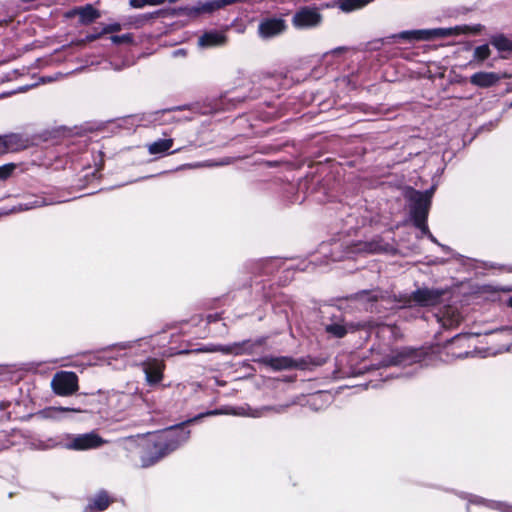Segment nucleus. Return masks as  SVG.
I'll return each instance as SVG.
<instances>
[{
  "mask_svg": "<svg viewBox=\"0 0 512 512\" xmlns=\"http://www.w3.org/2000/svg\"><path fill=\"white\" fill-rule=\"evenodd\" d=\"M51 386L56 394L68 396L78 390V378L74 372H58L54 375Z\"/></svg>",
  "mask_w": 512,
  "mask_h": 512,
  "instance_id": "nucleus-1",
  "label": "nucleus"
},
{
  "mask_svg": "<svg viewBox=\"0 0 512 512\" xmlns=\"http://www.w3.org/2000/svg\"><path fill=\"white\" fill-rule=\"evenodd\" d=\"M322 14L316 7H302L292 18V24L298 29L313 28L322 22Z\"/></svg>",
  "mask_w": 512,
  "mask_h": 512,
  "instance_id": "nucleus-2",
  "label": "nucleus"
},
{
  "mask_svg": "<svg viewBox=\"0 0 512 512\" xmlns=\"http://www.w3.org/2000/svg\"><path fill=\"white\" fill-rule=\"evenodd\" d=\"M106 441L101 438L97 433L90 432L86 434L77 435L68 444V448L73 450H88L94 449L105 444Z\"/></svg>",
  "mask_w": 512,
  "mask_h": 512,
  "instance_id": "nucleus-3",
  "label": "nucleus"
},
{
  "mask_svg": "<svg viewBox=\"0 0 512 512\" xmlns=\"http://www.w3.org/2000/svg\"><path fill=\"white\" fill-rule=\"evenodd\" d=\"M286 23L281 18H269L260 22L258 33L262 38H271L285 31Z\"/></svg>",
  "mask_w": 512,
  "mask_h": 512,
  "instance_id": "nucleus-4",
  "label": "nucleus"
},
{
  "mask_svg": "<svg viewBox=\"0 0 512 512\" xmlns=\"http://www.w3.org/2000/svg\"><path fill=\"white\" fill-rule=\"evenodd\" d=\"M66 18L79 17V22L88 25L100 17V12L92 5L73 8L65 13Z\"/></svg>",
  "mask_w": 512,
  "mask_h": 512,
  "instance_id": "nucleus-5",
  "label": "nucleus"
},
{
  "mask_svg": "<svg viewBox=\"0 0 512 512\" xmlns=\"http://www.w3.org/2000/svg\"><path fill=\"white\" fill-rule=\"evenodd\" d=\"M465 32L460 27L415 30L416 40H432Z\"/></svg>",
  "mask_w": 512,
  "mask_h": 512,
  "instance_id": "nucleus-6",
  "label": "nucleus"
},
{
  "mask_svg": "<svg viewBox=\"0 0 512 512\" xmlns=\"http://www.w3.org/2000/svg\"><path fill=\"white\" fill-rule=\"evenodd\" d=\"M500 76L494 72H477L470 77V82L480 88H488L496 85Z\"/></svg>",
  "mask_w": 512,
  "mask_h": 512,
  "instance_id": "nucleus-7",
  "label": "nucleus"
},
{
  "mask_svg": "<svg viewBox=\"0 0 512 512\" xmlns=\"http://www.w3.org/2000/svg\"><path fill=\"white\" fill-rule=\"evenodd\" d=\"M226 36L223 33L210 31L204 33L198 39V45L202 48L222 46L226 43Z\"/></svg>",
  "mask_w": 512,
  "mask_h": 512,
  "instance_id": "nucleus-8",
  "label": "nucleus"
},
{
  "mask_svg": "<svg viewBox=\"0 0 512 512\" xmlns=\"http://www.w3.org/2000/svg\"><path fill=\"white\" fill-rule=\"evenodd\" d=\"M441 295L442 292L439 290L419 289L414 292L413 299L421 305H434Z\"/></svg>",
  "mask_w": 512,
  "mask_h": 512,
  "instance_id": "nucleus-9",
  "label": "nucleus"
},
{
  "mask_svg": "<svg viewBox=\"0 0 512 512\" xmlns=\"http://www.w3.org/2000/svg\"><path fill=\"white\" fill-rule=\"evenodd\" d=\"M163 369V363L157 360L149 361L145 366V374L147 381L151 384L159 383L163 377Z\"/></svg>",
  "mask_w": 512,
  "mask_h": 512,
  "instance_id": "nucleus-10",
  "label": "nucleus"
},
{
  "mask_svg": "<svg viewBox=\"0 0 512 512\" xmlns=\"http://www.w3.org/2000/svg\"><path fill=\"white\" fill-rule=\"evenodd\" d=\"M374 0H338V8L345 13H350L364 8Z\"/></svg>",
  "mask_w": 512,
  "mask_h": 512,
  "instance_id": "nucleus-11",
  "label": "nucleus"
},
{
  "mask_svg": "<svg viewBox=\"0 0 512 512\" xmlns=\"http://www.w3.org/2000/svg\"><path fill=\"white\" fill-rule=\"evenodd\" d=\"M173 146V139H160L148 145L150 154L165 153Z\"/></svg>",
  "mask_w": 512,
  "mask_h": 512,
  "instance_id": "nucleus-12",
  "label": "nucleus"
},
{
  "mask_svg": "<svg viewBox=\"0 0 512 512\" xmlns=\"http://www.w3.org/2000/svg\"><path fill=\"white\" fill-rule=\"evenodd\" d=\"M491 44L499 51L512 52V40H509L504 35H496L491 39Z\"/></svg>",
  "mask_w": 512,
  "mask_h": 512,
  "instance_id": "nucleus-13",
  "label": "nucleus"
},
{
  "mask_svg": "<svg viewBox=\"0 0 512 512\" xmlns=\"http://www.w3.org/2000/svg\"><path fill=\"white\" fill-rule=\"evenodd\" d=\"M166 0H130V6L133 8H143L145 6H157L164 3Z\"/></svg>",
  "mask_w": 512,
  "mask_h": 512,
  "instance_id": "nucleus-14",
  "label": "nucleus"
},
{
  "mask_svg": "<svg viewBox=\"0 0 512 512\" xmlns=\"http://www.w3.org/2000/svg\"><path fill=\"white\" fill-rule=\"evenodd\" d=\"M109 504L110 500L105 493L98 494L93 501V507H95L98 510L106 509L109 506Z\"/></svg>",
  "mask_w": 512,
  "mask_h": 512,
  "instance_id": "nucleus-15",
  "label": "nucleus"
},
{
  "mask_svg": "<svg viewBox=\"0 0 512 512\" xmlns=\"http://www.w3.org/2000/svg\"><path fill=\"white\" fill-rule=\"evenodd\" d=\"M490 48L488 45H481L475 48L474 50V58L479 61H484L490 56Z\"/></svg>",
  "mask_w": 512,
  "mask_h": 512,
  "instance_id": "nucleus-16",
  "label": "nucleus"
},
{
  "mask_svg": "<svg viewBox=\"0 0 512 512\" xmlns=\"http://www.w3.org/2000/svg\"><path fill=\"white\" fill-rule=\"evenodd\" d=\"M269 363L275 369H285L292 365V361L286 357L271 359Z\"/></svg>",
  "mask_w": 512,
  "mask_h": 512,
  "instance_id": "nucleus-17",
  "label": "nucleus"
},
{
  "mask_svg": "<svg viewBox=\"0 0 512 512\" xmlns=\"http://www.w3.org/2000/svg\"><path fill=\"white\" fill-rule=\"evenodd\" d=\"M15 168L16 165L14 163H8L0 166V180H6L9 178L13 174Z\"/></svg>",
  "mask_w": 512,
  "mask_h": 512,
  "instance_id": "nucleus-18",
  "label": "nucleus"
},
{
  "mask_svg": "<svg viewBox=\"0 0 512 512\" xmlns=\"http://www.w3.org/2000/svg\"><path fill=\"white\" fill-rule=\"evenodd\" d=\"M327 331L337 337H343L346 334V329L340 324H333L327 327Z\"/></svg>",
  "mask_w": 512,
  "mask_h": 512,
  "instance_id": "nucleus-19",
  "label": "nucleus"
},
{
  "mask_svg": "<svg viewBox=\"0 0 512 512\" xmlns=\"http://www.w3.org/2000/svg\"><path fill=\"white\" fill-rule=\"evenodd\" d=\"M110 39L114 44L132 43L133 41V37L131 34H124L120 36L116 35L112 36Z\"/></svg>",
  "mask_w": 512,
  "mask_h": 512,
  "instance_id": "nucleus-20",
  "label": "nucleus"
},
{
  "mask_svg": "<svg viewBox=\"0 0 512 512\" xmlns=\"http://www.w3.org/2000/svg\"><path fill=\"white\" fill-rule=\"evenodd\" d=\"M121 25L119 23H113V24H109V25H106L103 29H102V32L101 34H109V33H113V32H118L121 30Z\"/></svg>",
  "mask_w": 512,
  "mask_h": 512,
  "instance_id": "nucleus-21",
  "label": "nucleus"
},
{
  "mask_svg": "<svg viewBox=\"0 0 512 512\" xmlns=\"http://www.w3.org/2000/svg\"><path fill=\"white\" fill-rule=\"evenodd\" d=\"M399 37L402 38V39H407V40H416L415 30H413V31H404V32L399 34Z\"/></svg>",
  "mask_w": 512,
  "mask_h": 512,
  "instance_id": "nucleus-22",
  "label": "nucleus"
},
{
  "mask_svg": "<svg viewBox=\"0 0 512 512\" xmlns=\"http://www.w3.org/2000/svg\"><path fill=\"white\" fill-rule=\"evenodd\" d=\"M49 411H50L51 413H56V412H66V411L80 412V410H78V409H74V408H63V407H59V408H51Z\"/></svg>",
  "mask_w": 512,
  "mask_h": 512,
  "instance_id": "nucleus-23",
  "label": "nucleus"
},
{
  "mask_svg": "<svg viewBox=\"0 0 512 512\" xmlns=\"http://www.w3.org/2000/svg\"><path fill=\"white\" fill-rule=\"evenodd\" d=\"M197 352H216V351H224L218 347H206L196 350Z\"/></svg>",
  "mask_w": 512,
  "mask_h": 512,
  "instance_id": "nucleus-24",
  "label": "nucleus"
},
{
  "mask_svg": "<svg viewBox=\"0 0 512 512\" xmlns=\"http://www.w3.org/2000/svg\"><path fill=\"white\" fill-rule=\"evenodd\" d=\"M7 149V142L3 136L0 135V151L5 152Z\"/></svg>",
  "mask_w": 512,
  "mask_h": 512,
  "instance_id": "nucleus-25",
  "label": "nucleus"
},
{
  "mask_svg": "<svg viewBox=\"0 0 512 512\" xmlns=\"http://www.w3.org/2000/svg\"><path fill=\"white\" fill-rule=\"evenodd\" d=\"M100 35H102V34L100 33V34H97V35H90V36L87 37V40L88 41L96 40L97 38L100 37Z\"/></svg>",
  "mask_w": 512,
  "mask_h": 512,
  "instance_id": "nucleus-26",
  "label": "nucleus"
},
{
  "mask_svg": "<svg viewBox=\"0 0 512 512\" xmlns=\"http://www.w3.org/2000/svg\"><path fill=\"white\" fill-rule=\"evenodd\" d=\"M42 205H45L44 202H36L33 207H39V206H42Z\"/></svg>",
  "mask_w": 512,
  "mask_h": 512,
  "instance_id": "nucleus-27",
  "label": "nucleus"
},
{
  "mask_svg": "<svg viewBox=\"0 0 512 512\" xmlns=\"http://www.w3.org/2000/svg\"><path fill=\"white\" fill-rule=\"evenodd\" d=\"M507 304L512 308V296L508 299Z\"/></svg>",
  "mask_w": 512,
  "mask_h": 512,
  "instance_id": "nucleus-28",
  "label": "nucleus"
},
{
  "mask_svg": "<svg viewBox=\"0 0 512 512\" xmlns=\"http://www.w3.org/2000/svg\"><path fill=\"white\" fill-rule=\"evenodd\" d=\"M415 195L417 196L418 199H421L423 198V194L419 193V192H416Z\"/></svg>",
  "mask_w": 512,
  "mask_h": 512,
  "instance_id": "nucleus-29",
  "label": "nucleus"
},
{
  "mask_svg": "<svg viewBox=\"0 0 512 512\" xmlns=\"http://www.w3.org/2000/svg\"><path fill=\"white\" fill-rule=\"evenodd\" d=\"M188 438V434L186 433L183 437V440H186Z\"/></svg>",
  "mask_w": 512,
  "mask_h": 512,
  "instance_id": "nucleus-30",
  "label": "nucleus"
}]
</instances>
